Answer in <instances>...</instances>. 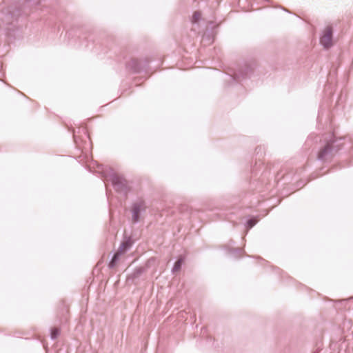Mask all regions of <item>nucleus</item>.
<instances>
[{
	"mask_svg": "<svg viewBox=\"0 0 353 353\" xmlns=\"http://www.w3.org/2000/svg\"><path fill=\"white\" fill-rule=\"evenodd\" d=\"M130 246V244L128 242H123L121 246L119 247L118 251L114 254L113 259L112 261L110 262V265L111 266H113L114 263L118 259L119 256L124 253L125 250L128 248Z\"/></svg>",
	"mask_w": 353,
	"mask_h": 353,
	"instance_id": "nucleus-2",
	"label": "nucleus"
},
{
	"mask_svg": "<svg viewBox=\"0 0 353 353\" xmlns=\"http://www.w3.org/2000/svg\"><path fill=\"white\" fill-rule=\"evenodd\" d=\"M332 151V144L327 143L320 150L318 154V158L319 159H325L328 154Z\"/></svg>",
	"mask_w": 353,
	"mask_h": 353,
	"instance_id": "nucleus-3",
	"label": "nucleus"
},
{
	"mask_svg": "<svg viewBox=\"0 0 353 353\" xmlns=\"http://www.w3.org/2000/svg\"><path fill=\"white\" fill-rule=\"evenodd\" d=\"M201 17V14L199 12H194V15H193V19L195 21H196L197 20H199V19Z\"/></svg>",
	"mask_w": 353,
	"mask_h": 353,
	"instance_id": "nucleus-8",
	"label": "nucleus"
},
{
	"mask_svg": "<svg viewBox=\"0 0 353 353\" xmlns=\"http://www.w3.org/2000/svg\"><path fill=\"white\" fill-rule=\"evenodd\" d=\"M248 223L250 228H252V227H253L254 225L255 221H254L252 219H250V220L248 221Z\"/></svg>",
	"mask_w": 353,
	"mask_h": 353,
	"instance_id": "nucleus-9",
	"label": "nucleus"
},
{
	"mask_svg": "<svg viewBox=\"0 0 353 353\" xmlns=\"http://www.w3.org/2000/svg\"><path fill=\"white\" fill-rule=\"evenodd\" d=\"M320 41L321 43L327 48L332 45V28L330 26H327L323 30Z\"/></svg>",
	"mask_w": 353,
	"mask_h": 353,
	"instance_id": "nucleus-1",
	"label": "nucleus"
},
{
	"mask_svg": "<svg viewBox=\"0 0 353 353\" xmlns=\"http://www.w3.org/2000/svg\"><path fill=\"white\" fill-rule=\"evenodd\" d=\"M184 260L182 258L179 259L174 263L173 270L174 271H179L181 268V265L183 264Z\"/></svg>",
	"mask_w": 353,
	"mask_h": 353,
	"instance_id": "nucleus-6",
	"label": "nucleus"
},
{
	"mask_svg": "<svg viewBox=\"0 0 353 353\" xmlns=\"http://www.w3.org/2000/svg\"><path fill=\"white\" fill-rule=\"evenodd\" d=\"M60 333V330L57 327H53L51 330V337L52 339L57 338Z\"/></svg>",
	"mask_w": 353,
	"mask_h": 353,
	"instance_id": "nucleus-7",
	"label": "nucleus"
},
{
	"mask_svg": "<svg viewBox=\"0 0 353 353\" xmlns=\"http://www.w3.org/2000/svg\"><path fill=\"white\" fill-rule=\"evenodd\" d=\"M125 180L118 176H115L112 179V183L116 186L117 190H119V184H123Z\"/></svg>",
	"mask_w": 353,
	"mask_h": 353,
	"instance_id": "nucleus-5",
	"label": "nucleus"
},
{
	"mask_svg": "<svg viewBox=\"0 0 353 353\" xmlns=\"http://www.w3.org/2000/svg\"><path fill=\"white\" fill-rule=\"evenodd\" d=\"M145 208L144 203L140 202L139 203H137L134 205L133 211L136 216H138L140 212Z\"/></svg>",
	"mask_w": 353,
	"mask_h": 353,
	"instance_id": "nucleus-4",
	"label": "nucleus"
}]
</instances>
